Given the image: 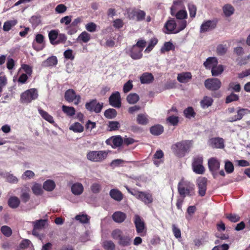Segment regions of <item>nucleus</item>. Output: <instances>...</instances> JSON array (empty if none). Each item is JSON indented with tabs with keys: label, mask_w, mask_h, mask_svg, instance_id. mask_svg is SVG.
<instances>
[{
	"label": "nucleus",
	"mask_w": 250,
	"mask_h": 250,
	"mask_svg": "<svg viewBox=\"0 0 250 250\" xmlns=\"http://www.w3.org/2000/svg\"><path fill=\"white\" fill-rule=\"evenodd\" d=\"M191 141L182 140L171 146V149L174 154L178 157H183L189 151L191 147Z\"/></svg>",
	"instance_id": "obj_1"
},
{
	"label": "nucleus",
	"mask_w": 250,
	"mask_h": 250,
	"mask_svg": "<svg viewBox=\"0 0 250 250\" xmlns=\"http://www.w3.org/2000/svg\"><path fill=\"white\" fill-rule=\"evenodd\" d=\"M194 186L191 182L182 179L178 183V191L184 199L186 196H191L194 194Z\"/></svg>",
	"instance_id": "obj_2"
},
{
	"label": "nucleus",
	"mask_w": 250,
	"mask_h": 250,
	"mask_svg": "<svg viewBox=\"0 0 250 250\" xmlns=\"http://www.w3.org/2000/svg\"><path fill=\"white\" fill-rule=\"evenodd\" d=\"M111 236L118 241V244L123 247L129 246L132 243V240L128 235L124 234L123 231L119 229L113 230L111 232Z\"/></svg>",
	"instance_id": "obj_3"
},
{
	"label": "nucleus",
	"mask_w": 250,
	"mask_h": 250,
	"mask_svg": "<svg viewBox=\"0 0 250 250\" xmlns=\"http://www.w3.org/2000/svg\"><path fill=\"white\" fill-rule=\"evenodd\" d=\"M39 96L38 92L36 88H32L25 90L21 93L20 102L23 104H28L32 101L36 100Z\"/></svg>",
	"instance_id": "obj_4"
},
{
	"label": "nucleus",
	"mask_w": 250,
	"mask_h": 250,
	"mask_svg": "<svg viewBox=\"0 0 250 250\" xmlns=\"http://www.w3.org/2000/svg\"><path fill=\"white\" fill-rule=\"evenodd\" d=\"M126 13L130 20H135L137 21H144L146 15L144 11L135 7L127 9Z\"/></svg>",
	"instance_id": "obj_5"
},
{
	"label": "nucleus",
	"mask_w": 250,
	"mask_h": 250,
	"mask_svg": "<svg viewBox=\"0 0 250 250\" xmlns=\"http://www.w3.org/2000/svg\"><path fill=\"white\" fill-rule=\"evenodd\" d=\"M108 153L104 150L90 151L86 155L87 158L92 162H100L105 159Z\"/></svg>",
	"instance_id": "obj_6"
},
{
	"label": "nucleus",
	"mask_w": 250,
	"mask_h": 250,
	"mask_svg": "<svg viewBox=\"0 0 250 250\" xmlns=\"http://www.w3.org/2000/svg\"><path fill=\"white\" fill-rule=\"evenodd\" d=\"M133 222L137 233L141 236H144L146 232V228L143 219L139 215L135 214Z\"/></svg>",
	"instance_id": "obj_7"
},
{
	"label": "nucleus",
	"mask_w": 250,
	"mask_h": 250,
	"mask_svg": "<svg viewBox=\"0 0 250 250\" xmlns=\"http://www.w3.org/2000/svg\"><path fill=\"white\" fill-rule=\"evenodd\" d=\"M85 107L88 111L98 114L101 112L104 107V103L98 102L95 99H92L86 103Z\"/></svg>",
	"instance_id": "obj_8"
},
{
	"label": "nucleus",
	"mask_w": 250,
	"mask_h": 250,
	"mask_svg": "<svg viewBox=\"0 0 250 250\" xmlns=\"http://www.w3.org/2000/svg\"><path fill=\"white\" fill-rule=\"evenodd\" d=\"M203 158L202 156H197L193 158L192 163L193 171L196 174H203L205 171V168L203 165Z\"/></svg>",
	"instance_id": "obj_9"
},
{
	"label": "nucleus",
	"mask_w": 250,
	"mask_h": 250,
	"mask_svg": "<svg viewBox=\"0 0 250 250\" xmlns=\"http://www.w3.org/2000/svg\"><path fill=\"white\" fill-rule=\"evenodd\" d=\"M208 165L213 177L215 179L217 175V171L220 167V161L215 157H211L208 160Z\"/></svg>",
	"instance_id": "obj_10"
},
{
	"label": "nucleus",
	"mask_w": 250,
	"mask_h": 250,
	"mask_svg": "<svg viewBox=\"0 0 250 250\" xmlns=\"http://www.w3.org/2000/svg\"><path fill=\"white\" fill-rule=\"evenodd\" d=\"M206 88L209 90L216 91L221 86V82L218 78H208L205 80L204 83Z\"/></svg>",
	"instance_id": "obj_11"
},
{
	"label": "nucleus",
	"mask_w": 250,
	"mask_h": 250,
	"mask_svg": "<svg viewBox=\"0 0 250 250\" xmlns=\"http://www.w3.org/2000/svg\"><path fill=\"white\" fill-rule=\"evenodd\" d=\"M81 98L80 95H77L76 92L73 89H69L64 93L65 100L69 103L75 101L74 104L76 105L79 104L81 102Z\"/></svg>",
	"instance_id": "obj_12"
},
{
	"label": "nucleus",
	"mask_w": 250,
	"mask_h": 250,
	"mask_svg": "<svg viewBox=\"0 0 250 250\" xmlns=\"http://www.w3.org/2000/svg\"><path fill=\"white\" fill-rule=\"evenodd\" d=\"M217 22L218 20L216 19L204 21L200 26V32L205 33L214 29L217 26Z\"/></svg>",
	"instance_id": "obj_13"
},
{
	"label": "nucleus",
	"mask_w": 250,
	"mask_h": 250,
	"mask_svg": "<svg viewBox=\"0 0 250 250\" xmlns=\"http://www.w3.org/2000/svg\"><path fill=\"white\" fill-rule=\"evenodd\" d=\"M44 37L41 34H37L33 42V48L37 50H42L44 47Z\"/></svg>",
	"instance_id": "obj_14"
},
{
	"label": "nucleus",
	"mask_w": 250,
	"mask_h": 250,
	"mask_svg": "<svg viewBox=\"0 0 250 250\" xmlns=\"http://www.w3.org/2000/svg\"><path fill=\"white\" fill-rule=\"evenodd\" d=\"M105 143L108 145L111 146L113 148L121 146L123 144V139L120 136H114L106 140Z\"/></svg>",
	"instance_id": "obj_15"
},
{
	"label": "nucleus",
	"mask_w": 250,
	"mask_h": 250,
	"mask_svg": "<svg viewBox=\"0 0 250 250\" xmlns=\"http://www.w3.org/2000/svg\"><path fill=\"white\" fill-rule=\"evenodd\" d=\"M207 181V179L205 177H201L197 180L198 193L199 195L202 197L204 196L206 193Z\"/></svg>",
	"instance_id": "obj_16"
},
{
	"label": "nucleus",
	"mask_w": 250,
	"mask_h": 250,
	"mask_svg": "<svg viewBox=\"0 0 250 250\" xmlns=\"http://www.w3.org/2000/svg\"><path fill=\"white\" fill-rule=\"evenodd\" d=\"M109 103L114 107L120 108L121 106V96L119 92H116L111 95L109 98Z\"/></svg>",
	"instance_id": "obj_17"
},
{
	"label": "nucleus",
	"mask_w": 250,
	"mask_h": 250,
	"mask_svg": "<svg viewBox=\"0 0 250 250\" xmlns=\"http://www.w3.org/2000/svg\"><path fill=\"white\" fill-rule=\"evenodd\" d=\"M208 145L213 148H223L225 146L224 140L222 138L215 137L210 139Z\"/></svg>",
	"instance_id": "obj_18"
},
{
	"label": "nucleus",
	"mask_w": 250,
	"mask_h": 250,
	"mask_svg": "<svg viewBox=\"0 0 250 250\" xmlns=\"http://www.w3.org/2000/svg\"><path fill=\"white\" fill-rule=\"evenodd\" d=\"M137 199L141 200L145 205L147 206L151 204L153 201L152 194L144 191H140Z\"/></svg>",
	"instance_id": "obj_19"
},
{
	"label": "nucleus",
	"mask_w": 250,
	"mask_h": 250,
	"mask_svg": "<svg viewBox=\"0 0 250 250\" xmlns=\"http://www.w3.org/2000/svg\"><path fill=\"white\" fill-rule=\"evenodd\" d=\"M176 26L177 23L174 19L168 20L164 26V29H166V31H164V32L167 34H176L175 31L176 29Z\"/></svg>",
	"instance_id": "obj_20"
},
{
	"label": "nucleus",
	"mask_w": 250,
	"mask_h": 250,
	"mask_svg": "<svg viewBox=\"0 0 250 250\" xmlns=\"http://www.w3.org/2000/svg\"><path fill=\"white\" fill-rule=\"evenodd\" d=\"M129 56L133 60H138L143 56L142 49H139L133 45L129 50Z\"/></svg>",
	"instance_id": "obj_21"
},
{
	"label": "nucleus",
	"mask_w": 250,
	"mask_h": 250,
	"mask_svg": "<svg viewBox=\"0 0 250 250\" xmlns=\"http://www.w3.org/2000/svg\"><path fill=\"white\" fill-rule=\"evenodd\" d=\"M248 111L249 110L248 109L239 108L237 111L236 115L229 117V121L230 122H233L240 120L242 119L245 115L248 113Z\"/></svg>",
	"instance_id": "obj_22"
},
{
	"label": "nucleus",
	"mask_w": 250,
	"mask_h": 250,
	"mask_svg": "<svg viewBox=\"0 0 250 250\" xmlns=\"http://www.w3.org/2000/svg\"><path fill=\"white\" fill-rule=\"evenodd\" d=\"M154 80V76L151 73L145 72L140 77V81L142 84L150 83Z\"/></svg>",
	"instance_id": "obj_23"
},
{
	"label": "nucleus",
	"mask_w": 250,
	"mask_h": 250,
	"mask_svg": "<svg viewBox=\"0 0 250 250\" xmlns=\"http://www.w3.org/2000/svg\"><path fill=\"white\" fill-rule=\"evenodd\" d=\"M192 78L191 73L189 72H182L178 74L177 80L181 83H187Z\"/></svg>",
	"instance_id": "obj_24"
},
{
	"label": "nucleus",
	"mask_w": 250,
	"mask_h": 250,
	"mask_svg": "<svg viewBox=\"0 0 250 250\" xmlns=\"http://www.w3.org/2000/svg\"><path fill=\"white\" fill-rule=\"evenodd\" d=\"M71 191L74 195H81L83 191V187L81 183H76L72 186Z\"/></svg>",
	"instance_id": "obj_25"
},
{
	"label": "nucleus",
	"mask_w": 250,
	"mask_h": 250,
	"mask_svg": "<svg viewBox=\"0 0 250 250\" xmlns=\"http://www.w3.org/2000/svg\"><path fill=\"white\" fill-rule=\"evenodd\" d=\"M126 214L121 211H117L112 215L113 220L117 223H121L123 222L126 218Z\"/></svg>",
	"instance_id": "obj_26"
},
{
	"label": "nucleus",
	"mask_w": 250,
	"mask_h": 250,
	"mask_svg": "<svg viewBox=\"0 0 250 250\" xmlns=\"http://www.w3.org/2000/svg\"><path fill=\"white\" fill-rule=\"evenodd\" d=\"M137 123L142 125H146L149 123L148 115L146 114H139L136 118Z\"/></svg>",
	"instance_id": "obj_27"
},
{
	"label": "nucleus",
	"mask_w": 250,
	"mask_h": 250,
	"mask_svg": "<svg viewBox=\"0 0 250 250\" xmlns=\"http://www.w3.org/2000/svg\"><path fill=\"white\" fill-rule=\"evenodd\" d=\"M218 64V61L215 57H209L204 62V65L207 69L212 68Z\"/></svg>",
	"instance_id": "obj_28"
},
{
	"label": "nucleus",
	"mask_w": 250,
	"mask_h": 250,
	"mask_svg": "<svg viewBox=\"0 0 250 250\" xmlns=\"http://www.w3.org/2000/svg\"><path fill=\"white\" fill-rule=\"evenodd\" d=\"M8 205L12 208H16L19 207L21 201L16 196H11L8 200Z\"/></svg>",
	"instance_id": "obj_29"
},
{
	"label": "nucleus",
	"mask_w": 250,
	"mask_h": 250,
	"mask_svg": "<svg viewBox=\"0 0 250 250\" xmlns=\"http://www.w3.org/2000/svg\"><path fill=\"white\" fill-rule=\"evenodd\" d=\"M164 132V127L161 125H156L150 128V132L155 136L161 135Z\"/></svg>",
	"instance_id": "obj_30"
},
{
	"label": "nucleus",
	"mask_w": 250,
	"mask_h": 250,
	"mask_svg": "<svg viewBox=\"0 0 250 250\" xmlns=\"http://www.w3.org/2000/svg\"><path fill=\"white\" fill-rule=\"evenodd\" d=\"M109 194L112 198L117 201H121L123 198L122 192L116 189H111L109 192Z\"/></svg>",
	"instance_id": "obj_31"
},
{
	"label": "nucleus",
	"mask_w": 250,
	"mask_h": 250,
	"mask_svg": "<svg viewBox=\"0 0 250 250\" xmlns=\"http://www.w3.org/2000/svg\"><path fill=\"white\" fill-rule=\"evenodd\" d=\"M213 100L212 98L208 96H204L200 102V105L203 108H208L212 104Z\"/></svg>",
	"instance_id": "obj_32"
},
{
	"label": "nucleus",
	"mask_w": 250,
	"mask_h": 250,
	"mask_svg": "<svg viewBox=\"0 0 250 250\" xmlns=\"http://www.w3.org/2000/svg\"><path fill=\"white\" fill-rule=\"evenodd\" d=\"M55 187V183L52 180H47L43 184V189L47 191H53Z\"/></svg>",
	"instance_id": "obj_33"
},
{
	"label": "nucleus",
	"mask_w": 250,
	"mask_h": 250,
	"mask_svg": "<svg viewBox=\"0 0 250 250\" xmlns=\"http://www.w3.org/2000/svg\"><path fill=\"white\" fill-rule=\"evenodd\" d=\"M59 35L58 30H51L48 33L50 42L52 45H55L56 41Z\"/></svg>",
	"instance_id": "obj_34"
},
{
	"label": "nucleus",
	"mask_w": 250,
	"mask_h": 250,
	"mask_svg": "<svg viewBox=\"0 0 250 250\" xmlns=\"http://www.w3.org/2000/svg\"><path fill=\"white\" fill-rule=\"evenodd\" d=\"M90 35L86 31H83L78 36L77 41L80 42H82L84 43H86L90 40Z\"/></svg>",
	"instance_id": "obj_35"
},
{
	"label": "nucleus",
	"mask_w": 250,
	"mask_h": 250,
	"mask_svg": "<svg viewBox=\"0 0 250 250\" xmlns=\"http://www.w3.org/2000/svg\"><path fill=\"white\" fill-rule=\"evenodd\" d=\"M30 190L29 188L26 189H22L21 190V194L20 195V198L21 199V201L23 203H26L28 202L30 199V195L29 193Z\"/></svg>",
	"instance_id": "obj_36"
},
{
	"label": "nucleus",
	"mask_w": 250,
	"mask_h": 250,
	"mask_svg": "<svg viewBox=\"0 0 250 250\" xmlns=\"http://www.w3.org/2000/svg\"><path fill=\"white\" fill-rule=\"evenodd\" d=\"M38 111L44 120L51 124L55 123L53 117L47 112L41 108L39 109Z\"/></svg>",
	"instance_id": "obj_37"
},
{
	"label": "nucleus",
	"mask_w": 250,
	"mask_h": 250,
	"mask_svg": "<svg viewBox=\"0 0 250 250\" xmlns=\"http://www.w3.org/2000/svg\"><path fill=\"white\" fill-rule=\"evenodd\" d=\"M139 95L135 93H130L126 97L127 102L130 104H135L139 100Z\"/></svg>",
	"instance_id": "obj_38"
},
{
	"label": "nucleus",
	"mask_w": 250,
	"mask_h": 250,
	"mask_svg": "<svg viewBox=\"0 0 250 250\" xmlns=\"http://www.w3.org/2000/svg\"><path fill=\"white\" fill-rule=\"evenodd\" d=\"M117 115V111L113 108L106 109L104 112V117L108 119L115 118Z\"/></svg>",
	"instance_id": "obj_39"
},
{
	"label": "nucleus",
	"mask_w": 250,
	"mask_h": 250,
	"mask_svg": "<svg viewBox=\"0 0 250 250\" xmlns=\"http://www.w3.org/2000/svg\"><path fill=\"white\" fill-rule=\"evenodd\" d=\"M62 111L67 116L72 117L75 114L76 110L74 107L63 105L62 106Z\"/></svg>",
	"instance_id": "obj_40"
},
{
	"label": "nucleus",
	"mask_w": 250,
	"mask_h": 250,
	"mask_svg": "<svg viewBox=\"0 0 250 250\" xmlns=\"http://www.w3.org/2000/svg\"><path fill=\"white\" fill-rule=\"evenodd\" d=\"M33 193L37 195H41L43 193L42 185L39 183H35L31 188Z\"/></svg>",
	"instance_id": "obj_41"
},
{
	"label": "nucleus",
	"mask_w": 250,
	"mask_h": 250,
	"mask_svg": "<svg viewBox=\"0 0 250 250\" xmlns=\"http://www.w3.org/2000/svg\"><path fill=\"white\" fill-rule=\"evenodd\" d=\"M223 10L226 17H229L233 14L234 9L231 5L227 4L224 6Z\"/></svg>",
	"instance_id": "obj_42"
},
{
	"label": "nucleus",
	"mask_w": 250,
	"mask_h": 250,
	"mask_svg": "<svg viewBox=\"0 0 250 250\" xmlns=\"http://www.w3.org/2000/svg\"><path fill=\"white\" fill-rule=\"evenodd\" d=\"M224 71V67L222 65H215L211 69V74L213 76H218Z\"/></svg>",
	"instance_id": "obj_43"
},
{
	"label": "nucleus",
	"mask_w": 250,
	"mask_h": 250,
	"mask_svg": "<svg viewBox=\"0 0 250 250\" xmlns=\"http://www.w3.org/2000/svg\"><path fill=\"white\" fill-rule=\"evenodd\" d=\"M102 246L105 250H114L115 249V245L111 240L104 241Z\"/></svg>",
	"instance_id": "obj_44"
},
{
	"label": "nucleus",
	"mask_w": 250,
	"mask_h": 250,
	"mask_svg": "<svg viewBox=\"0 0 250 250\" xmlns=\"http://www.w3.org/2000/svg\"><path fill=\"white\" fill-rule=\"evenodd\" d=\"M177 27L175 31V33H178L183 30L187 26V21L186 20H180L176 22Z\"/></svg>",
	"instance_id": "obj_45"
},
{
	"label": "nucleus",
	"mask_w": 250,
	"mask_h": 250,
	"mask_svg": "<svg viewBox=\"0 0 250 250\" xmlns=\"http://www.w3.org/2000/svg\"><path fill=\"white\" fill-rule=\"evenodd\" d=\"M70 130L75 132H82L83 131V126L79 123H75L69 127Z\"/></svg>",
	"instance_id": "obj_46"
},
{
	"label": "nucleus",
	"mask_w": 250,
	"mask_h": 250,
	"mask_svg": "<svg viewBox=\"0 0 250 250\" xmlns=\"http://www.w3.org/2000/svg\"><path fill=\"white\" fill-rule=\"evenodd\" d=\"M184 114L185 117L188 119H190L191 117L194 118L196 115L193 107L191 106L186 108L184 111Z\"/></svg>",
	"instance_id": "obj_47"
},
{
	"label": "nucleus",
	"mask_w": 250,
	"mask_h": 250,
	"mask_svg": "<svg viewBox=\"0 0 250 250\" xmlns=\"http://www.w3.org/2000/svg\"><path fill=\"white\" fill-rule=\"evenodd\" d=\"M16 23L17 21H7L4 23L3 30L4 31H9Z\"/></svg>",
	"instance_id": "obj_48"
},
{
	"label": "nucleus",
	"mask_w": 250,
	"mask_h": 250,
	"mask_svg": "<svg viewBox=\"0 0 250 250\" xmlns=\"http://www.w3.org/2000/svg\"><path fill=\"white\" fill-rule=\"evenodd\" d=\"M174 45L170 42H165L163 46L161 49V51L162 53L167 52L174 49Z\"/></svg>",
	"instance_id": "obj_49"
},
{
	"label": "nucleus",
	"mask_w": 250,
	"mask_h": 250,
	"mask_svg": "<svg viewBox=\"0 0 250 250\" xmlns=\"http://www.w3.org/2000/svg\"><path fill=\"white\" fill-rule=\"evenodd\" d=\"M188 6L190 17L191 18H194L196 16L197 12V7L196 5L192 3H189Z\"/></svg>",
	"instance_id": "obj_50"
},
{
	"label": "nucleus",
	"mask_w": 250,
	"mask_h": 250,
	"mask_svg": "<svg viewBox=\"0 0 250 250\" xmlns=\"http://www.w3.org/2000/svg\"><path fill=\"white\" fill-rule=\"evenodd\" d=\"M177 19L185 20L188 17L187 12L185 10H180L175 15Z\"/></svg>",
	"instance_id": "obj_51"
},
{
	"label": "nucleus",
	"mask_w": 250,
	"mask_h": 250,
	"mask_svg": "<svg viewBox=\"0 0 250 250\" xmlns=\"http://www.w3.org/2000/svg\"><path fill=\"white\" fill-rule=\"evenodd\" d=\"M158 42V39L156 38L151 39L149 42L148 45L146 47L145 51L146 52H150L155 46V45L157 44Z\"/></svg>",
	"instance_id": "obj_52"
},
{
	"label": "nucleus",
	"mask_w": 250,
	"mask_h": 250,
	"mask_svg": "<svg viewBox=\"0 0 250 250\" xmlns=\"http://www.w3.org/2000/svg\"><path fill=\"white\" fill-rule=\"evenodd\" d=\"M1 233L6 237H9L11 235L12 231L11 228L7 226H3L0 228Z\"/></svg>",
	"instance_id": "obj_53"
},
{
	"label": "nucleus",
	"mask_w": 250,
	"mask_h": 250,
	"mask_svg": "<svg viewBox=\"0 0 250 250\" xmlns=\"http://www.w3.org/2000/svg\"><path fill=\"white\" fill-rule=\"evenodd\" d=\"M47 66H54L57 64L58 60L56 56H53L49 57L45 62Z\"/></svg>",
	"instance_id": "obj_54"
},
{
	"label": "nucleus",
	"mask_w": 250,
	"mask_h": 250,
	"mask_svg": "<svg viewBox=\"0 0 250 250\" xmlns=\"http://www.w3.org/2000/svg\"><path fill=\"white\" fill-rule=\"evenodd\" d=\"M225 169L227 173H231L234 171V166L232 162L229 161L225 162Z\"/></svg>",
	"instance_id": "obj_55"
},
{
	"label": "nucleus",
	"mask_w": 250,
	"mask_h": 250,
	"mask_svg": "<svg viewBox=\"0 0 250 250\" xmlns=\"http://www.w3.org/2000/svg\"><path fill=\"white\" fill-rule=\"evenodd\" d=\"M67 36L62 33H59L58 37L55 42V45L60 43L64 44L67 40Z\"/></svg>",
	"instance_id": "obj_56"
},
{
	"label": "nucleus",
	"mask_w": 250,
	"mask_h": 250,
	"mask_svg": "<svg viewBox=\"0 0 250 250\" xmlns=\"http://www.w3.org/2000/svg\"><path fill=\"white\" fill-rule=\"evenodd\" d=\"M46 221L45 220L41 219L36 222L34 227L33 233L35 229H39L43 228L45 225Z\"/></svg>",
	"instance_id": "obj_57"
},
{
	"label": "nucleus",
	"mask_w": 250,
	"mask_h": 250,
	"mask_svg": "<svg viewBox=\"0 0 250 250\" xmlns=\"http://www.w3.org/2000/svg\"><path fill=\"white\" fill-rule=\"evenodd\" d=\"M240 84L238 83L231 82L229 85V89H232L234 91L239 92L241 90Z\"/></svg>",
	"instance_id": "obj_58"
},
{
	"label": "nucleus",
	"mask_w": 250,
	"mask_h": 250,
	"mask_svg": "<svg viewBox=\"0 0 250 250\" xmlns=\"http://www.w3.org/2000/svg\"><path fill=\"white\" fill-rule=\"evenodd\" d=\"M226 218L232 222H237L240 220V217L235 214L228 213L226 214Z\"/></svg>",
	"instance_id": "obj_59"
},
{
	"label": "nucleus",
	"mask_w": 250,
	"mask_h": 250,
	"mask_svg": "<svg viewBox=\"0 0 250 250\" xmlns=\"http://www.w3.org/2000/svg\"><path fill=\"white\" fill-rule=\"evenodd\" d=\"M132 82L131 80H129L124 84L123 86V91L125 93H127L130 91L132 89Z\"/></svg>",
	"instance_id": "obj_60"
},
{
	"label": "nucleus",
	"mask_w": 250,
	"mask_h": 250,
	"mask_svg": "<svg viewBox=\"0 0 250 250\" xmlns=\"http://www.w3.org/2000/svg\"><path fill=\"white\" fill-rule=\"evenodd\" d=\"M167 120L171 125L174 126L176 125L179 122V118L176 116H170L167 118Z\"/></svg>",
	"instance_id": "obj_61"
},
{
	"label": "nucleus",
	"mask_w": 250,
	"mask_h": 250,
	"mask_svg": "<svg viewBox=\"0 0 250 250\" xmlns=\"http://www.w3.org/2000/svg\"><path fill=\"white\" fill-rule=\"evenodd\" d=\"M5 177L7 181L10 183H17L19 181L15 176L9 173L6 174Z\"/></svg>",
	"instance_id": "obj_62"
},
{
	"label": "nucleus",
	"mask_w": 250,
	"mask_h": 250,
	"mask_svg": "<svg viewBox=\"0 0 250 250\" xmlns=\"http://www.w3.org/2000/svg\"><path fill=\"white\" fill-rule=\"evenodd\" d=\"M239 100V96L234 93H231L228 96L226 99V103L228 104L233 101H237Z\"/></svg>",
	"instance_id": "obj_63"
},
{
	"label": "nucleus",
	"mask_w": 250,
	"mask_h": 250,
	"mask_svg": "<svg viewBox=\"0 0 250 250\" xmlns=\"http://www.w3.org/2000/svg\"><path fill=\"white\" fill-rule=\"evenodd\" d=\"M90 189L93 193H98L101 190V186L98 183H95L92 184Z\"/></svg>",
	"instance_id": "obj_64"
}]
</instances>
